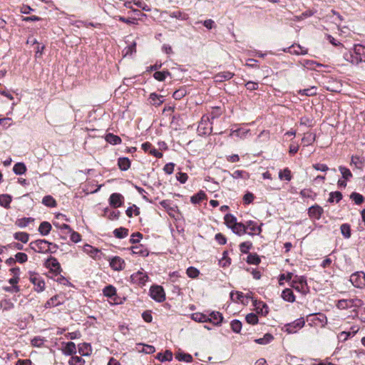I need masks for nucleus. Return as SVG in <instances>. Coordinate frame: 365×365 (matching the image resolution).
<instances>
[{"mask_svg": "<svg viewBox=\"0 0 365 365\" xmlns=\"http://www.w3.org/2000/svg\"><path fill=\"white\" fill-rule=\"evenodd\" d=\"M61 304V302L59 300V296L56 295L52 297L50 299H48L45 304L46 308H51L53 307H56Z\"/></svg>", "mask_w": 365, "mask_h": 365, "instance_id": "nucleus-42", "label": "nucleus"}, {"mask_svg": "<svg viewBox=\"0 0 365 365\" xmlns=\"http://www.w3.org/2000/svg\"><path fill=\"white\" fill-rule=\"evenodd\" d=\"M192 319L197 322H207L208 316L202 313H194L192 314Z\"/></svg>", "mask_w": 365, "mask_h": 365, "instance_id": "nucleus-51", "label": "nucleus"}, {"mask_svg": "<svg viewBox=\"0 0 365 365\" xmlns=\"http://www.w3.org/2000/svg\"><path fill=\"white\" fill-rule=\"evenodd\" d=\"M137 349L139 352H143L145 354H153L155 351V349L153 346L144 344H137Z\"/></svg>", "mask_w": 365, "mask_h": 365, "instance_id": "nucleus-24", "label": "nucleus"}, {"mask_svg": "<svg viewBox=\"0 0 365 365\" xmlns=\"http://www.w3.org/2000/svg\"><path fill=\"white\" fill-rule=\"evenodd\" d=\"M301 64L302 66L309 70H316L317 67L324 66L322 64L312 60H303L301 61Z\"/></svg>", "mask_w": 365, "mask_h": 365, "instance_id": "nucleus-20", "label": "nucleus"}, {"mask_svg": "<svg viewBox=\"0 0 365 365\" xmlns=\"http://www.w3.org/2000/svg\"><path fill=\"white\" fill-rule=\"evenodd\" d=\"M78 352L82 356H89L91 354V345L86 343L79 344Z\"/></svg>", "mask_w": 365, "mask_h": 365, "instance_id": "nucleus-27", "label": "nucleus"}, {"mask_svg": "<svg viewBox=\"0 0 365 365\" xmlns=\"http://www.w3.org/2000/svg\"><path fill=\"white\" fill-rule=\"evenodd\" d=\"M13 171L16 175H23L26 171V167L23 163H17L14 165Z\"/></svg>", "mask_w": 365, "mask_h": 365, "instance_id": "nucleus-41", "label": "nucleus"}, {"mask_svg": "<svg viewBox=\"0 0 365 365\" xmlns=\"http://www.w3.org/2000/svg\"><path fill=\"white\" fill-rule=\"evenodd\" d=\"M45 266L46 268L49 269L51 271L54 272H61V268L58 260L53 257H50L45 262Z\"/></svg>", "mask_w": 365, "mask_h": 365, "instance_id": "nucleus-11", "label": "nucleus"}, {"mask_svg": "<svg viewBox=\"0 0 365 365\" xmlns=\"http://www.w3.org/2000/svg\"><path fill=\"white\" fill-rule=\"evenodd\" d=\"M283 51L295 55H305L308 51L307 48L302 47L300 45H292V46L284 48Z\"/></svg>", "mask_w": 365, "mask_h": 365, "instance_id": "nucleus-16", "label": "nucleus"}, {"mask_svg": "<svg viewBox=\"0 0 365 365\" xmlns=\"http://www.w3.org/2000/svg\"><path fill=\"white\" fill-rule=\"evenodd\" d=\"M63 352L66 355H72L73 354H76V344L72 341H69V342L66 343V345L63 348Z\"/></svg>", "mask_w": 365, "mask_h": 365, "instance_id": "nucleus-22", "label": "nucleus"}, {"mask_svg": "<svg viewBox=\"0 0 365 365\" xmlns=\"http://www.w3.org/2000/svg\"><path fill=\"white\" fill-rule=\"evenodd\" d=\"M212 130V122L209 115H203L198 125L197 131L200 134L207 135L211 133Z\"/></svg>", "mask_w": 365, "mask_h": 365, "instance_id": "nucleus-4", "label": "nucleus"}, {"mask_svg": "<svg viewBox=\"0 0 365 365\" xmlns=\"http://www.w3.org/2000/svg\"><path fill=\"white\" fill-rule=\"evenodd\" d=\"M246 322L250 324H257L258 323V317L255 313H250L245 317Z\"/></svg>", "mask_w": 365, "mask_h": 365, "instance_id": "nucleus-60", "label": "nucleus"}, {"mask_svg": "<svg viewBox=\"0 0 365 365\" xmlns=\"http://www.w3.org/2000/svg\"><path fill=\"white\" fill-rule=\"evenodd\" d=\"M305 324V321L304 318L301 317L292 323L287 324L284 325L283 330L286 331L287 334H294L297 332L298 330L302 329Z\"/></svg>", "mask_w": 365, "mask_h": 365, "instance_id": "nucleus-6", "label": "nucleus"}, {"mask_svg": "<svg viewBox=\"0 0 365 365\" xmlns=\"http://www.w3.org/2000/svg\"><path fill=\"white\" fill-rule=\"evenodd\" d=\"M342 199V194L339 191L331 192L329 193V197L328 199V202L330 203L333 202H339Z\"/></svg>", "mask_w": 365, "mask_h": 365, "instance_id": "nucleus-43", "label": "nucleus"}, {"mask_svg": "<svg viewBox=\"0 0 365 365\" xmlns=\"http://www.w3.org/2000/svg\"><path fill=\"white\" fill-rule=\"evenodd\" d=\"M350 198L353 200L356 205L361 204L364 200L363 195L357 192H352L350 195Z\"/></svg>", "mask_w": 365, "mask_h": 365, "instance_id": "nucleus-61", "label": "nucleus"}, {"mask_svg": "<svg viewBox=\"0 0 365 365\" xmlns=\"http://www.w3.org/2000/svg\"><path fill=\"white\" fill-rule=\"evenodd\" d=\"M247 262L250 264H258L260 262V259L256 254H250L247 256Z\"/></svg>", "mask_w": 365, "mask_h": 365, "instance_id": "nucleus-59", "label": "nucleus"}, {"mask_svg": "<svg viewBox=\"0 0 365 365\" xmlns=\"http://www.w3.org/2000/svg\"><path fill=\"white\" fill-rule=\"evenodd\" d=\"M84 251L93 258L96 257L97 255L100 253V251L98 249H96L89 245H85Z\"/></svg>", "mask_w": 365, "mask_h": 365, "instance_id": "nucleus-54", "label": "nucleus"}, {"mask_svg": "<svg viewBox=\"0 0 365 365\" xmlns=\"http://www.w3.org/2000/svg\"><path fill=\"white\" fill-rule=\"evenodd\" d=\"M110 266L115 271H120L124 269L125 262L120 257H114L110 261Z\"/></svg>", "mask_w": 365, "mask_h": 365, "instance_id": "nucleus-15", "label": "nucleus"}, {"mask_svg": "<svg viewBox=\"0 0 365 365\" xmlns=\"http://www.w3.org/2000/svg\"><path fill=\"white\" fill-rule=\"evenodd\" d=\"M124 197L120 193H113L109 197V203L113 207H119L123 202Z\"/></svg>", "mask_w": 365, "mask_h": 365, "instance_id": "nucleus-14", "label": "nucleus"}, {"mask_svg": "<svg viewBox=\"0 0 365 365\" xmlns=\"http://www.w3.org/2000/svg\"><path fill=\"white\" fill-rule=\"evenodd\" d=\"M156 359L162 362L170 361L173 359V354L170 351L166 350L164 353H158Z\"/></svg>", "mask_w": 365, "mask_h": 365, "instance_id": "nucleus-29", "label": "nucleus"}, {"mask_svg": "<svg viewBox=\"0 0 365 365\" xmlns=\"http://www.w3.org/2000/svg\"><path fill=\"white\" fill-rule=\"evenodd\" d=\"M231 230H232V232L240 236L241 235H243L245 234H246V227H245V224H243V223H241V222H237V224H235L232 228Z\"/></svg>", "mask_w": 365, "mask_h": 365, "instance_id": "nucleus-25", "label": "nucleus"}, {"mask_svg": "<svg viewBox=\"0 0 365 365\" xmlns=\"http://www.w3.org/2000/svg\"><path fill=\"white\" fill-rule=\"evenodd\" d=\"M282 297L284 300L289 302H294L295 301V297L293 292L290 289H285L282 291Z\"/></svg>", "mask_w": 365, "mask_h": 365, "instance_id": "nucleus-28", "label": "nucleus"}, {"mask_svg": "<svg viewBox=\"0 0 365 365\" xmlns=\"http://www.w3.org/2000/svg\"><path fill=\"white\" fill-rule=\"evenodd\" d=\"M206 198V194L203 191H200L197 194L192 195L190 201L193 204H199Z\"/></svg>", "mask_w": 365, "mask_h": 365, "instance_id": "nucleus-35", "label": "nucleus"}, {"mask_svg": "<svg viewBox=\"0 0 365 365\" xmlns=\"http://www.w3.org/2000/svg\"><path fill=\"white\" fill-rule=\"evenodd\" d=\"M323 213V208L318 205H312L308 209V215L309 217L314 220H319Z\"/></svg>", "mask_w": 365, "mask_h": 365, "instance_id": "nucleus-10", "label": "nucleus"}, {"mask_svg": "<svg viewBox=\"0 0 365 365\" xmlns=\"http://www.w3.org/2000/svg\"><path fill=\"white\" fill-rule=\"evenodd\" d=\"M274 337L271 334L267 333L262 338H259L255 340L259 344H267L273 340Z\"/></svg>", "mask_w": 365, "mask_h": 365, "instance_id": "nucleus-45", "label": "nucleus"}, {"mask_svg": "<svg viewBox=\"0 0 365 365\" xmlns=\"http://www.w3.org/2000/svg\"><path fill=\"white\" fill-rule=\"evenodd\" d=\"M344 58L347 61L351 62L352 64H359V63L362 62L361 58L359 57L357 55H355L354 53H345Z\"/></svg>", "mask_w": 365, "mask_h": 365, "instance_id": "nucleus-32", "label": "nucleus"}, {"mask_svg": "<svg viewBox=\"0 0 365 365\" xmlns=\"http://www.w3.org/2000/svg\"><path fill=\"white\" fill-rule=\"evenodd\" d=\"M170 76V73L168 71H156L153 74V77L158 81H163L167 76Z\"/></svg>", "mask_w": 365, "mask_h": 365, "instance_id": "nucleus-52", "label": "nucleus"}, {"mask_svg": "<svg viewBox=\"0 0 365 365\" xmlns=\"http://www.w3.org/2000/svg\"><path fill=\"white\" fill-rule=\"evenodd\" d=\"M149 101L150 104L155 106H159L164 102V96L158 95L155 93H152L149 96Z\"/></svg>", "mask_w": 365, "mask_h": 365, "instance_id": "nucleus-19", "label": "nucleus"}, {"mask_svg": "<svg viewBox=\"0 0 365 365\" xmlns=\"http://www.w3.org/2000/svg\"><path fill=\"white\" fill-rule=\"evenodd\" d=\"M118 165L121 170L125 171L130 167V161L128 158H120L118 160Z\"/></svg>", "mask_w": 365, "mask_h": 365, "instance_id": "nucleus-31", "label": "nucleus"}, {"mask_svg": "<svg viewBox=\"0 0 365 365\" xmlns=\"http://www.w3.org/2000/svg\"><path fill=\"white\" fill-rule=\"evenodd\" d=\"M230 326L232 330L235 333H240L242 329V323L237 319H234L231 322Z\"/></svg>", "mask_w": 365, "mask_h": 365, "instance_id": "nucleus-58", "label": "nucleus"}, {"mask_svg": "<svg viewBox=\"0 0 365 365\" xmlns=\"http://www.w3.org/2000/svg\"><path fill=\"white\" fill-rule=\"evenodd\" d=\"M353 52L355 55H357L361 58V61H363V58H365V46L357 44L354 47Z\"/></svg>", "mask_w": 365, "mask_h": 365, "instance_id": "nucleus-38", "label": "nucleus"}, {"mask_svg": "<svg viewBox=\"0 0 365 365\" xmlns=\"http://www.w3.org/2000/svg\"><path fill=\"white\" fill-rule=\"evenodd\" d=\"M351 283L356 288L365 287V274L363 272H356L350 276Z\"/></svg>", "mask_w": 365, "mask_h": 365, "instance_id": "nucleus-7", "label": "nucleus"}, {"mask_svg": "<svg viewBox=\"0 0 365 365\" xmlns=\"http://www.w3.org/2000/svg\"><path fill=\"white\" fill-rule=\"evenodd\" d=\"M131 282L140 286L145 285L148 280L147 274L143 271H138L130 276Z\"/></svg>", "mask_w": 365, "mask_h": 365, "instance_id": "nucleus-9", "label": "nucleus"}, {"mask_svg": "<svg viewBox=\"0 0 365 365\" xmlns=\"http://www.w3.org/2000/svg\"><path fill=\"white\" fill-rule=\"evenodd\" d=\"M51 230V225L48 222H43L38 227V232L41 235H48Z\"/></svg>", "mask_w": 365, "mask_h": 365, "instance_id": "nucleus-26", "label": "nucleus"}, {"mask_svg": "<svg viewBox=\"0 0 365 365\" xmlns=\"http://www.w3.org/2000/svg\"><path fill=\"white\" fill-rule=\"evenodd\" d=\"M227 252L225 251L222 254V257L220 260V265L222 267H226L230 265L231 259L227 257Z\"/></svg>", "mask_w": 365, "mask_h": 365, "instance_id": "nucleus-56", "label": "nucleus"}, {"mask_svg": "<svg viewBox=\"0 0 365 365\" xmlns=\"http://www.w3.org/2000/svg\"><path fill=\"white\" fill-rule=\"evenodd\" d=\"M363 305V302L358 298L341 299L336 303L337 308L340 309H353L355 311L356 309Z\"/></svg>", "mask_w": 365, "mask_h": 365, "instance_id": "nucleus-1", "label": "nucleus"}, {"mask_svg": "<svg viewBox=\"0 0 365 365\" xmlns=\"http://www.w3.org/2000/svg\"><path fill=\"white\" fill-rule=\"evenodd\" d=\"M186 274L190 278H196L199 275L200 272L197 268L190 267L187 269Z\"/></svg>", "mask_w": 365, "mask_h": 365, "instance_id": "nucleus-64", "label": "nucleus"}, {"mask_svg": "<svg viewBox=\"0 0 365 365\" xmlns=\"http://www.w3.org/2000/svg\"><path fill=\"white\" fill-rule=\"evenodd\" d=\"M125 212L129 217H131L133 216V214H134L135 215H138L140 214L139 208L135 205L128 207Z\"/></svg>", "mask_w": 365, "mask_h": 365, "instance_id": "nucleus-63", "label": "nucleus"}, {"mask_svg": "<svg viewBox=\"0 0 365 365\" xmlns=\"http://www.w3.org/2000/svg\"><path fill=\"white\" fill-rule=\"evenodd\" d=\"M246 233L250 235H259L262 232L261 227L254 221H248L245 224Z\"/></svg>", "mask_w": 365, "mask_h": 365, "instance_id": "nucleus-12", "label": "nucleus"}, {"mask_svg": "<svg viewBox=\"0 0 365 365\" xmlns=\"http://www.w3.org/2000/svg\"><path fill=\"white\" fill-rule=\"evenodd\" d=\"M225 223L229 228H232L235 224H237V219L236 217L231 215V214H227L225 217Z\"/></svg>", "mask_w": 365, "mask_h": 365, "instance_id": "nucleus-44", "label": "nucleus"}, {"mask_svg": "<svg viewBox=\"0 0 365 365\" xmlns=\"http://www.w3.org/2000/svg\"><path fill=\"white\" fill-rule=\"evenodd\" d=\"M298 93L301 96H314L317 93V88L311 86L310 88L298 91Z\"/></svg>", "mask_w": 365, "mask_h": 365, "instance_id": "nucleus-30", "label": "nucleus"}, {"mask_svg": "<svg viewBox=\"0 0 365 365\" xmlns=\"http://www.w3.org/2000/svg\"><path fill=\"white\" fill-rule=\"evenodd\" d=\"M85 361L84 359L78 356H73L68 361L69 365H84Z\"/></svg>", "mask_w": 365, "mask_h": 365, "instance_id": "nucleus-55", "label": "nucleus"}, {"mask_svg": "<svg viewBox=\"0 0 365 365\" xmlns=\"http://www.w3.org/2000/svg\"><path fill=\"white\" fill-rule=\"evenodd\" d=\"M11 202V197L6 194H3L0 195V205L8 208L9 207L10 203Z\"/></svg>", "mask_w": 365, "mask_h": 365, "instance_id": "nucleus-46", "label": "nucleus"}, {"mask_svg": "<svg viewBox=\"0 0 365 365\" xmlns=\"http://www.w3.org/2000/svg\"><path fill=\"white\" fill-rule=\"evenodd\" d=\"M103 294L106 297L112 298L116 295V289L113 285H108L103 288Z\"/></svg>", "mask_w": 365, "mask_h": 365, "instance_id": "nucleus-33", "label": "nucleus"}, {"mask_svg": "<svg viewBox=\"0 0 365 365\" xmlns=\"http://www.w3.org/2000/svg\"><path fill=\"white\" fill-rule=\"evenodd\" d=\"M341 232L345 238H349L351 236L350 226L347 224L341 225Z\"/></svg>", "mask_w": 365, "mask_h": 365, "instance_id": "nucleus-62", "label": "nucleus"}, {"mask_svg": "<svg viewBox=\"0 0 365 365\" xmlns=\"http://www.w3.org/2000/svg\"><path fill=\"white\" fill-rule=\"evenodd\" d=\"M141 148L145 152L149 153L155 158H160L163 157V153L154 148L152 144L149 142L143 143Z\"/></svg>", "mask_w": 365, "mask_h": 365, "instance_id": "nucleus-13", "label": "nucleus"}, {"mask_svg": "<svg viewBox=\"0 0 365 365\" xmlns=\"http://www.w3.org/2000/svg\"><path fill=\"white\" fill-rule=\"evenodd\" d=\"M34 222V219L31 217H23L18 219L16 221V225L19 227H25L29 225V223Z\"/></svg>", "mask_w": 365, "mask_h": 365, "instance_id": "nucleus-49", "label": "nucleus"}, {"mask_svg": "<svg viewBox=\"0 0 365 365\" xmlns=\"http://www.w3.org/2000/svg\"><path fill=\"white\" fill-rule=\"evenodd\" d=\"M300 195L302 198H310L314 200L317 195L311 189H303L300 191Z\"/></svg>", "mask_w": 365, "mask_h": 365, "instance_id": "nucleus-53", "label": "nucleus"}, {"mask_svg": "<svg viewBox=\"0 0 365 365\" xmlns=\"http://www.w3.org/2000/svg\"><path fill=\"white\" fill-rule=\"evenodd\" d=\"M150 294L152 299L158 302H162L165 299V292L160 286H152L150 289Z\"/></svg>", "mask_w": 365, "mask_h": 365, "instance_id": "nucleus-8", "label": "nucleus"}, {"mask_svg": "<svg viewBox=\"0 0 365 365\" xmlns=\"http://www.w3.org/2000/svg\"><path fill=\"white\" fill-rule=\"evenodd\" d=\"M106 140L112 145H118L121 143V139L119 136L113 133H108L106 136Z\"/></svg>", "mask_w": 365, "mask_h": 365, "instance_id": "nucleus-40", "label": "nucleus"}, {"mask_svg": "<svg viewBox=\"0 0 365 365\" xmlns=\"http://www.w3.org/2000/svg\"><path fill=\"white\" fill-rule=\"evenodd\" d=\"M208 316V322L214 325H220L223 319V317L219 312H212Z\"/></svg>", "mask_w": 365, "mask_h": 365, "instance_id": "nucleus-18", "label": "nucleus"}, {"mask_svg": "<svg viewBox=\"0 0 365 365\" xmlns=\"http://www.w3.org/2000/svg\"><path fill=\"white\" fill-rule=\"evenodd\" d=\"M254 306L255 307V309L257 314L265 315L268 313V307L262 302H257V301H255Z\"/></svg>", "mask_w": 365, "mask_h": 365, "instance_id": "nucleus-21", "label": "nucleus"}, {"mask_svg": "<svg viewBox=\"0 0 365 365\" xmlns=\"http://www.w3.org/2000/svg\"><path fill=\"white\" fill-rule=\"evenodd\" d=\"M14 238L22 244H26L29 240V235L24 232H18L14 234Z\"/></svg>", "mask_w": 365, "mask_h": 365, "instance_id": "nucleus-23", "label": "nucleus"}, {"mask_svg": "<svg viewBox=\"0 0 365 365\" xmlns=\"http://www.w3.org/2000/svg\"><path fill=\"white\" fill-rule=\"evenodd\" d=\"M339 170L340 171L342 178L344 180H350L352 178V173L349 169L344 166H339Z\"/></svg>", "mask_w": 365, "mask_h": 365, "instance_id": "nucleus-50", "label": "nucleus"}, {"mask_svg": "<svg viewBox=\"0 0 365 365\" xmlns=\"http://www.w3.org/2000/svg\"><path fill=\"white\" fill-rule=\"evenodd\" d=\"M234 75V73L230 71H222L214 76V80L215 82H223L231 79Z\"/></svg>", "mask_w": 365, "mask_h": 365, "instance_id": "nucleus-17", "label": "nucleus"}, {"mask_svg": "<svg viewBox=\"0 0 365 365\" xmlns=\"http://www.w3.org/2000/svg\"><path fill=\"white\" fill-rule=\"evenodd\" d=\"M291 286L293 289L300 293H306L307 290V284L306 279L303 276L294 275Z\"/></svg>", "mask_w": 365, "mask_h": 365, "instance_id": "nucleus-3", "label": "nucleus"}, {"mask_svg": "<svg viewBox=\"0 0 365 365\" xmlns=\"http://www.w3.org/2000/svg\"><path fill=\"white\" fill-rule=\"evenodd\" d=\"M279 178L281 180L290 181L292 180V173L289 168H286L279 172Z\"/></svg>", "mask_w": 365, "mask_h": 365, "instance_id": "nucleus-36", "label": "nucleus"}, {"mask_svg": "<svg viewBox=\"0 0 365 365\" xmlns=\"http://www.w3.org/2000/svg\"><path fill=\"white\" fill-rule=\"evenodd\" d=\"M230 174L234 179L247 180L250 178L249 173L244 170H237L234 171L232 173H230Z\"/></svg>", "mask_w": 365, "mask_h": 365, "instance_id": "nucleus-34", "label": "nucleus"}, {"mask_svg": "<svg viewBox=\"0 0 365 365\" xmlns=\"http://www.w3.org/2000/svg\"><path fill=\"white\" fill-rule=\"evenodd\" d=\"M42 203L49 207H54L56 205V202L54 198L51 195L45 196L42 200Z\"/></svg>", "mask_w": 365, "mask_h": 365, "instance_id": "nucleus-47", "label": "nucleus"}, {"mask_svg": "<svg viewBox=\"0 0 365 365\" xmlns=\"http://www.w3.org/2000/svg\"><path fill=\"white\" fill-rule=\"evenodd\" d=\"M51 242L46 240H37L32 241L29 244L31 250L38 253H48L50 250Z\"/></svg>", "mask_w": 365, "mask_h": 365, "instance_id": "nucleus-2", "label": "nucleus"}, {"mask_svg": "<svg viewBox=\"0 0 365 365\" xmlns=\"http://www.w3.org/2000/svg\"><path fill=\"white\" fill-rule=\"evenodd\" d=\"M29 280L34 284V289L37 292H41L45 289V282L42 277L37 273L30 272Z\"/></svg>", "mask_w": 365, "mask_h": 365, "instance_id": "nucleus-5", "label": "nucleus"}, {"mask_svg": "<svg viewBox=\"0 0 365 365\" xmlns=\"http://www.w3.org/2000/svg\"><path fill=\"white\" fill-rule=\"evenodd\" d=\"M120 212L115 211L113 210H110L108 208L105 209L104 215L110 220H117L119 217Z\"/></svg>", "mask_w": 365, "mask_h": 365, "instance_id": "nucleus-39", "label": "nucleus"}, {"mask_svg": "<svg viewBox=\"0 0 365 365\" xmlns=\"http://www.w3.org/2000/svg\"><path fill=\"white\" fill-rule=\"evenodd\" d=\"M113 234H114L115 237L119 238V239H122V238H124L126 236H128V230L125 229V228H123V227H120V228L115 229L113 231Z\"/></svg>", "mask_w": 365, "mask_h": 365, "instance_id": "nucleus-48", "label": "nucleus"}, {"mask_svg": "<svg viewBox=\"0 0 365 365\" xmlns=\"http://www.w3.org/2000/svg\"><path fill=\"white\" fill-rule=\"evenodd\" d=\"M230 298L233 302H237L240 301L242 303H245V301H244L245 297H244L243 294L240 292H231Z\"/></svg>", "mask_w": 365, "mask_h": 365, "instance_id": "nucleus-57", "label": "nucleus"}, {"mask_svg": "<svg viewBox=\"0 0 365 365\" xmlns=\"http://www.w3.org/2000/svg\"><path fill=\"white\" fill-rule=\"evenodd\" d=\"M170 16L182 21H185L189 18V15L181 11H173L170 14Z\"/></svg>", "mask_w": 365, "mask_h": 365, "instance_id": "nucleus-37", "label": "nucleus"}]
</instances>
